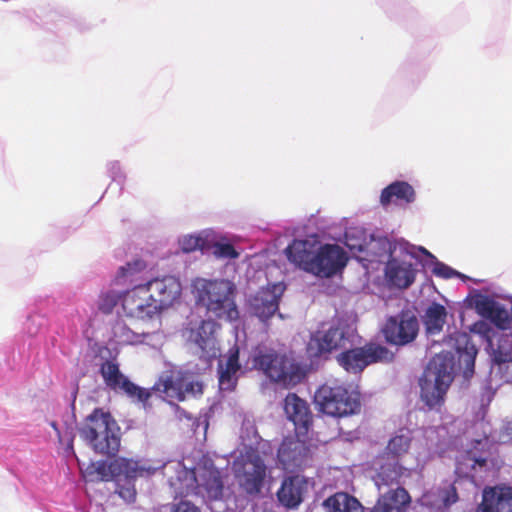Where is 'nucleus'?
<instances>
[{
    "instance_id": "1",
    "label": "nucleus",
    "mask_w": 512,
    "mask_h": 512,
    "mask_svg": "<svg viewBox=\"0 0 512 512\" xmlns=\"http://www.w3.org/2000/svg\"><path fill=\"white\" fill-rule=\"evenodd\" d=\"M91 468L101 481H114L115 492L127 503H134L136 500V479L149 477L157 470L147 461L127 457H116L109 463L99 461L97 464H92Z\"/></svg>"
},
{
    "instance_id": "2",
    "label": "nucleus",
    "mask_w": 512,
    "mask_h": 512,
    "mask_svg": "<svg viewBox=\"0 0 512 512\" xmlns=\"http://www.w3.org/2000/svg\"><path fill=\"white\" fill-rule=\"evenodd\" d=\"M191 286L196 303L204 307L207 313L217 319H225L229 322L239 319L235 301L237 289L232 281L196 278Z\"/></svg>"
},
{
    "instance_id": "3",
    "label": "nucleus",
    "mask_w": 512,
    "mask_h": 512,
    "mask_svg": "<svg viewBox=\"0 0 512 512\" xmlns=\"http://www.w3.org/2000/svg\"><path fill=\"white\" fill-rule=\"evenodd\" d=\"M80 437L96 453L115 456L121 444V430L109 412L95 408L79 429Z\"/></svg>"
},
{
    "instance_id": "4",
    "label": "nucleus",
    "mask_w": 512,
    "mask_h": 512,
    "mask_svg": "<svg viewBox=\"0 0 512 512\" xmlns=\"http://www.w3.org/2000/svg\"><path fill=\"white\" fill-rule=\"evenodd\" d=\"M454 356L441 352L429 361L420 379V397L430 410L439 411L444 405L446 393L453 382Z\"/></svg>"
},
{
    "instance_id": "5",
    "label": "nucleus",
    "mask_w": 512,
    "mask_h": 512,
    "mask_svg": "<svg viewBox=\"0 0 512 512\" xmlns=\"http://www.w3.org/2000/svg\"><path fill=\"white\" fill-rule=\"evenodd\" d=\"M315 402L319 410L333 417H345L360 410L358 395L346 385L326 382L315 393Z\"/></svg>"
},
{
    "instance_id": "6",
    "label": "nucleus",
    "mask_w": 512,
    "mask_h": 512,
    "mask_svg": "<svg viewBox=\"0 0 512 512\" xmlns=\"http://www.w3.org/2000/svg\"><path fill=\"white\" fill-rule=\"evenodd\" d=\"M254 368L263 371L273 382L291 388L302 381L305 374L299 364L274 352L260 351L253 357Z\"/></svg>"
},
{
    "instance_id": "7",
    "label": "nucleus",
    "mask_w": 512,
    "mask_h": 512,
    "mask_svg": "<svg viewBox=\"0 0 512 512\" xmlns=\"http://www.w3.org/2000/svg\"><path fill=\"white\" fill-rule=\"evenodd\" d=\"M174 498L186 497L196 488L202 487L209 499L217 500L223 495L224 484L220 471L216 468H205L196 477L194 472L182 470L176 480L170 481Z\"/></svg>"
},
{
    "instance_id": "8",
    "label": "nucleus",
    "mask_w": 512,
    "mask_h": 512,
    "mask_svg": "<svg viewBox=\"0 0 512 512\" xmlns=\"http://www.w3.org/2000/svg\"><path fill=\"white\" fill-rule=\"evenodd\" d=\"M316 445L312 438L302 435H288L282 440L277 459L282 469L288 472H298L312 465L313 450Z\"/></svg>"
},
{
    "instance_id": "9",
    "label": "nucleus",
    "mask_w": 512,
    "mask_h": 512,
    "mask_svg": "<svg viewBox=\"0 0 512 512\" xmlns=\"http://www.w3.org/2000/svg\"><path fill=\"white\" fill-rule=\"evenodd\" d=\"M394 354L385 346L377 343H366L362 347H350L340 352L337 363L348 373L359 374L367 366L378 362H391Z\"/></svg>"
},
{
    "instance_id": "10",
    "label": "nucleus",
    "mask_w": 512,
    "mask_h": 512,
    "mask_svg": "<svg viewBox=\"0 0 512 512\" xmlns=\"http://www.w3.org/2000/svg\"><path fill=\"white\" fill-rule=\"evenodd\" d=\"M99 373L109 390L142 403L144 407L150 406L148 401L151 398V391L133 383L122 373L120 365L115 359L103 361L100 365Z\"/></svg>"
},
{
    "instance_id": "11",
    "label": "nucleus",
    "mask_w": 512,
    "mask_h": 512,
    "mask_svg": "<svg viewBox=\"0 0 512 512\" xmlns=\"http://www.w3.org/2000/svg\"><path fill=\"white\" fill-rule=\"evenodd\" d=\"M355 339V331L349 325L338 323L325 331H317L311 337L308 350L313 356L321 357L354 346Z\"/></svg>"
},
{
    "instance_id": "12",
    "label": "nucleus",
    "mask_w": 512,
    "mask_h": 512,
    "mask_svg": "<svg viewBox=\"0 0 512 512\" xmlns=\"http://www.w3.org/2000/svg\"><path fill=\"white\" fill-rule=\"evenodd\" d=\"M419 332L417 317L410 311H401L390 316L382 328L385 341L395 346H405L413 342Z\"/></svg>"
},
{
    "instance_id": "13",
    "label": "nucleus",
    "mask_w": 512,
    "mask_h": 512,
    "mask_svg": "<svg viewBox=\"0 0 512 512\" xmlns=\"http://www.w3.org/2000/svg\"><path fill=\"white\" fill-rule=\"evenodd\" d=\"M266 465L258 455H250L234 463V475L239 487L249 495L260 493L266 477Z\"/></svg>"
},
{
    "instance_id": "14",
    "label": "nucleus",
    "mask_w": 512,
    "mask_h": 512,
    "mask_svg": "<svg viewBox=\"0 0 512 512\" xmlns=\"http://www.w3.org/2000/svg\"><path fill=\"white\" fill-rule=\"evenodd\" d=\"M143 284L159 314L172 307L182 293L181 282L171 275L155 277Z\"/></svg>"
},
{
    "instance_id": "15",
    "label": "nucleus",
    "mask_w": 512,
    "mask_h": 512,
    "mask_svg": "<svg viewBox=\"0 0 512 512\" xmlns=\"http://www.w3.org/2000/svg\"><path fill=\"white\" fill-rule=\"evenodd\" d=\"M144 284L126 290L122 295V309L126 317L148 321L159 315Z\"/></svg>"
},
{
    "instance_id": "16",
    "label": "nucleus",
    "mask_w": 512,
    "mask_h": 512,
    "mask_svg": "<svg viewBox=\"0 0 512 512\" xmlns=\"http://www.w3.org/2000/svg\"><path fill=\"white\" fill-rule=\"evenodd\" d=\"M219 325L211 319L202 320L196 327H187L183 331L186 340L199 349V357L205 361L216 358L219 352L215 337Z\"/></svg>"
},
{
    "instance_id": "17",
    "label": "nucleus",
    "mask_w": 512,
    "mask_h": 512,
    "mask_svg": "<svg viewBox=\"0 0 512 512\" xmlns=\"http://www.w3.org/2000/svg\"><path fill=\"white\" fill-rule=\"evenodd\" d=\"M345 251L336 244H325L318 248L310 273L320 278H330L347 264Z\"/></svg>"
},
{
    "instance_id": "18",
    "label": "nucleus",
    "mask_w": 512,
    "mask_h": 512,
    "mask_svg": "<svg viewBox=\"0 0 512 512\" xmlns=\"http://www.w3.org/2000/svg\"><path fill=\"white\" fill-rule=\"evenodd\" d=\"M283 290L284 288L280 284L261 288L248 300L250 313L260 321L267 322L278 312Z\"/></svg>"
},
{
    "instance_id": "19",
    "label": "nucleus",
    "mask_w": 512,
    "mask_h": 512,
    "mask_svg": "<svg viewBox=\"0 0 512 512\" xmlns=\"http://www.w3.org/2000/svg\"><path fill=\"white\" fill-rule=\"evenodd\" d=\"M355 233L356 231L345 233V244L352 252L364 253L365 258L370 261H381L386 254H393V245L386 237L371 238L367 242L365 239H356Z\"/></svg>"
},
{
    "instance_id": "20",
    "label": "nucleus",
    "mask_w": 512,
    "mask_h": 512,
    "mask_svg": "<svg viewBox=\"0 0 512 512\" xmlns=\"http://www.w3.org/2000/svg\"><path fill=\"white\" fill-rule=\"evenodd\" d=\"M284 410L295 426V434L307 436L312 427L313 415L307 402L295 393H289L284 400Z\"/></svg>"
},
{
    "instance_id": "21",
    "label": "nucleus",
    "mask_w": 512,
    "mask_h": 512,
    "mask_svg": "<svg viewBox=\"0 0 512 512\" xmlns=\"http://www.w3.org/2000/svg\"><path fill=\"white\" fill-rule=\"evenodd\" d=\"M475 512H512V486H487Z\"/></svg>"
},
{
    "instance_id": "22",
    "label": "nucleus",
    "mask_w": 512,
    "mask_h": 512,
    "mask_svg": "<svg viewBox=\"0 0 512 512\" xmlns=\"http://www.w3.org/2000/svg\"><path fill=\"white\" fill-rule=\"evenodd\" d=\"M458 500L459 496L455 485L447 484L426 491L418 502L420 506L433 512H447Z\"/></svg>"
},
{
    "instance_id": "23",
    "label": "nucleus",
    "mask_w": 512,
    "mask_h": 512,
    "mask_svg": "<svg viewBox=\"0 0 512 512\" xmlns=\"http://www.w3.org/2000/svg\"><path fill=\"white\" fill-rule=\"evenodd\" d=\"M307 480L303 476L292 475L283 479L276 495L281 505L287 509H296L304 500Z\"/></svg>"
},
{
    "instance_id": "24",
    "label": "nucleus",
    "mask_w": 512,
    "mask_h": 512,
    "mask_svg": "<svg viewBox=\"0 0 512 512\" xmlns=\"http://www.w3.org/2000/svg\"><path fill=\"white\" fill-rule=\"evenodd\" d=\"M390 259L387 261L384 269L387 283L398 289H407L415 281L416 271L411 263L399 261L388 254Z\"/></svg>"
},
{
    "instance_id": "25",
    "label": "nucleus",
    "mask_w": 512,
    "mask_h": 512,
    "mask_svg": "<svg viewBox=\"0 0 512 512\" xmlns=\"http://www.w3.org/2000/svg\"><path fill=\"white\" fill-rule=\"evenodd\" d=\"M317 250L316 242L295 239L285 249V253L291 263L310 273V267H312Z\"/></svg>"
},
{
    "instance_id": "26",
    "label": "nucleus",
    "mask_w": 512,
    "mask_h": 512,
    "mask_svg": "<svg viewBox=\"0 0 512 512\" xmlns=\"http://www.w3.org/2000/svg\"><path fill=\"white\" fill-rule=\"evenodd\" d=\"M411 503L408 491L403 487L382 494L369 512H406Z\"/></svg>"
},
{
    "instance_id": "27",
    "label": "nucleus",
    "mask_w": 512,
    "mask_h": 512,
    "mask_svg": "<svg viewBox=\"0 0 512 512\" xmlns=\"http://www.w3.org/2000/svg\"><path fill=\"white\" fill-rule=\"evenodd\" d=\"M241 369L239 363V348L229 349L225 366L219 365V386L222 390L232 391L237 385V372Z\"/></svg>"
},
{
    "instance_id": "28",
    "label": "nucleus",
    "mask_w": 512,
    "mask_h": 512,
    "mask_svg": "<svg viewBox=\"0 0 512 512\" xmlns=\"http://www.w3.org/2000/svg\"><path fill=\"white\" fill-rule=\"evenodd\" d=\"M184 378L174 375L172 372L162 374L155 382L151 392H158L168 398L184 401Z\"/></svg>"
},
{
    "instance_id": "29",
    "label": "nucleus",
    "mask_w": 512,
    "mask_h": 512,
    "mask_svg": "<svg viewBox=\"0 0 512 512\" xmlns=\"http://www.w3.org/2000/svg\"><path fill=\"white\" fill-rule=\"evenodd\" d=\"M415 199L413 187L405 181H396L388 185L381 192L380 201L383 205L391 202L411 203Z\"/></svg>"
},
{
    "instance_id": "30",
    "label": "nucleus",
    "mask_w": 512,
    "mask_h": 512,
    "mask_svg": "<svg viewBox=\"0 0 512 512\" xmlns=\"http://www.w3.org/2000/svg\"><path fill=\"white\" fill-rule=\"evenodd\" d=\"M323 506L328 512H364V506L360 501L346 492H337L329 496L324 500Z\"/></svg>"
},
{
    "instance_id": "31",
    "label": "nucleus",
    "mask_w": 512,
    "mask_h": 512,
    "mask_svg": "<svg viewBox=\"0 0 512 512\" xmlns=\"http://www.w3.org/2000/svg\"><path fill=\"white\" fill-rule=\"evenodd\" d=\"M411 442L412 436L410 430L401 428L389 439L384 454L397 460L408 453Z\"/></svg>"
},
{
    "instance_id": "32",
    "label": "nucleus",
    "mask_w": 512,
    "mask_h": 512,
    "mask_svg": "<svg viewBox=\"0 0 512 512\" xmlns=\"http://www.w3.org/2000/svg\"><path fill=\"white\" fill-rule=\"evenodd\" d=\"M405 468L399 464L398 461H394L392 463H384L382 464L374 478L375 484L380 489L382 486H393L398 485L400 479L402 478Z\"/></svg>"
},
{
    "instance_id": "33",
    "label": "nucleus",
    "mask_w": 512,
    "mask_h": 512,
    "mask_svg": "<svg viewBox=\"0 0 512 512\" xmlns=\"http://www.w3.org/2000/svg\"><path fill=\"white\" fill-rule=\"evenodd\" d=\"M447 312L443 305L432 303L426 310L424 322L429 332L435 333L442 330L446 321Z\"/></svg>"
},
{
    "instance_id": "34",
    "label": "nucleus",
    "mask_w": 512,
    "mask_h": 512,
    "mask_svg": "<svg viewBox=\"0 0 512 512\" xmlns=\"http://www.w3.org/2000/svg\"><path fill=\"white\" fill-rule=\"evenodd\" d=\"M487 466L486 458H476L470 452L462 455L461 459L457 462L456 471L465 476L474 477L472 471L482 470Z\"/></svg>"
},
{
    "instance_id": "35",
    "label": "nucleus",
    "mask_w": 512,
    "mask_h": 512,
    "mask_svg": "<svg viewBox=\"0 0 512 512\" xmlns=\"http://www.w3.org/2000/svg\"><path fill=\"white\" fill-rule=\"evenodd\" d=\"M122 295L123 292H118L115 290H107L101 292L97 303L98 310L106 315L111 314L117 304L119 302L122 303Z\"/></svg>"
},
{
    "instance_id": "36",
    "label": "nucleus",
    "mask_w": 512,
    "mask_h": 512,
    "mask_svg": "<svg viewBox=\"0 0 512 512\" xmlns=\"http://www.w3.org/2000/svg\"><path fill=\"white\" fill-rule=\"evenodd\" d=\"M147 268V263L140 258L134 259L126 265L121 266L116 274V280L121 279L133 281V279Z\"/></svg>"
},
{
    "instance_id": "37",
    "label": "nucleus",
    "mask_w": 512,
    "mask_h": 512,
    "mask_svg": "<svg viewBox=\"0 0 512 512\" xmlns=\"http://www.w3.org/2000/svg\"><path fill=\"white\" fill-rule=\"evenodd\" d=\"M498 304L499 303L493 298L483 294H477L473 298V306L476 312L485 319H488V317L491 316V313Z\"/></svg>"
},
{
    "instance_id": "38",
    "label": "nucleus",
    "mask_w": 512,
    "mask_h": 512,
    "mask_svg": "<svg viewBox=\"0 0 512 512\" xmlns=\"http://www.w3.org/2000/svg\"><path fill=\"white\" fill-rule=\"evenodd\" d=\"M460 355H459V362L465 364V374L467 373H473L474 372V365H475V357L477 354V349L473 344H470L468 341L466 342V345L464 347V351L461 352L460 349H458Z\"/></svg>"
},
{
    "instance_id": "39",
    "label": "nucleus",
    "mask_w": 512,
    "mask_h": 512,
    "mask_svg": "<svg viewBox=\"0 0 512 512\" xmlns=\"http://www.w3.org/2000/svg\"><path fill=\"white\" fill-rule=\"evenodd\" d=\"M472 331L481 335L487 341L488 345L493 348V338L496 332L490 323L484 320L477 321L474 323Z\"/></svg>"
},
{
    "instance_id": "40",
    "label": "nucleus",
    "mask_w": 512,
    "mask_h": 512,
    "mask_svg": "<svg viewBox=\"0 0 512 512\" xmlns=\"http://www.w3.org/2000/svg\"><path fill=\"white\" fill-rule=\"evenodd\" d=\"M181 249L188 253L197 249L203 250L205 247V240L199 236H184L180 241Z\"/></svg>"
},
{
    "instance_id": "41",
    "label": "nucleus",
    "mask_w": 512,
    "mask_h": 512,
    "mask_svg": "<svg viewBox=\"0 0 512 512\" xmlns=\"http://www.w3.org/2000/svg\"><path fill=\"white\" fill-rule=\"evenodd\" d=\"M213 253L218 258L236 259L239 253L230 243H216L213 247Z\"/></svg>"
},
{
    "instance_id": "42",
    "label": "nucleus",
    "mask_w": 512,
    "mask_h": 512,
    "mask_svg": "<svg viewBox=\"0 0 512 512\" xmlns=\"http://www.w3.org/2000/svg\"><path fill=\"white\" fill-rule=\"evenodd\" d=\"M433 273L438 276V277H442L444 279H449L455 275H457L458 273L453 270L451 267H449L448 265L442 263V262H439V261H436L435 262V265H434V268H433Z\"/></svg>"
},
{
    "instance_id": "43",
    "label": "nucleus",
    "mask_w": 512,
    "mask_h": 512,
    "mask_svg": "<svg viewBox=\"0 0 512 512\" xmlns=\"http://www.w3.org/2000/svg\"><path fill=\"white\" fill-rule=\"evenodd\" d=\"M171 512H201L200 509L190 501L181 500L173 504Z\"/></svg>"
},
{
    "instance_id": "44",
    "label": "nucleus",
    "mask_w": 512,
    "mask_h": 512,
    "mask_svg": "<svg viewBox=\"0 0 512 512\" xmlns=\"http://www.w3.org/2000/svg\"><path fill=\"white\" fill-rule=\"evenodd\" d=\"M183 391H184V397L186 396V394H193V395L202 394L203 385L199 381L186 382L184 380Z\"/></svg>"
},
{
    "instance_id": "45",
    "label": "nucleus",
    "mask_w": 512,
    "mask_h": 512,
    "mask_svg": "<svg viewBox=\"0 0 512 512\" xmlns=\"http://www.w3.org/2000/svg\"><path fill=\"white\" fill-rule=\"evenodd\" d=\"M419 251L422 252L424 255L432 258V259H435L434 255H432L427 249H425L424 247H419Z\"/></svg>"
},
{
    "instance_id": "46",
    "label": "nucleus",
    "mask_w": 512,
    "mask_h": 512,
    "mask_svg": "<svg viewBox=\"0 0 512 512\" xmlns=\"http://www.w3.org/2000/svg\"><path fill=\"white\" fill-rule=\"evenodd\" d=\"M496 358H497V361H498V362H505V361H506V358H503V357H501V356L496 357Z\"/></svg>"
}]
</instances>
